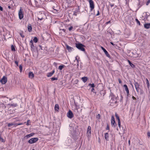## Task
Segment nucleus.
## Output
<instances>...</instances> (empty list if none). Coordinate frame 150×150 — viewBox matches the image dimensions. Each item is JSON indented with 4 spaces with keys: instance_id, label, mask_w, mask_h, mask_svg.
<instances>
[{
    "instance_id": "f257e3e1",
    "label": "nucleus",
    "mask_w": 150,
    "mask_h": 150,
    "mask_svg": "<svg viewBox=\"0 0 150 150\" xmlns=\"http://www.w3.org/2000/svg\"><path fill=\"white\" fill-rule=\"evenodd\" d=\"M76 47L78 49L82 51H85V49L84 48L85 46L81 43H76Z\"/></svg>"
},
{
    "instance_id": "f03ea898",
    "label": "nucleus",
    "mask_w": 150,
    "mask_h": 150,
    "mask_svg": "<svg viewBox=\"0 0 150 150\" xmlns=\"http://www.w3.org/2000/svg\"><path fill=\"white\" fill-rule=\"evenodd\" d=\"M111 97V102L115 104L117 103V99L115 97V96L113 94H111L110 95Z\"/></svg>"
},
{
    "instance_id": "7ed1b4c3",
    "label": "nucleus",
    "mask_w": 150,
    "mask_h": 150,
    "mask_svg": "<svg viewBox=\"0 0 150 150\" xmlns=\"http://www.w3.org/2000/svg\"><path fill=\"white\" fill-rule=\"evenodd\" d=\"M134 85L137 92V93H139V91L141 90V88L139 87V84L137 82L134 81Z\"/></svg>"
},
{
    "instance_id": "20e7f679",
    "label": "nucleus",
    "mask_w": 150,
    "mask_h": 150,
    "mask_svg": "<svg viewBox=\"0 0 150 150\" xmlns=\"http://www.w3.org/2000/svg\"><path fill=\"white\" fill-rule=\"evenodd\" d=\"M89 6L90 8V11H91L94 8V2L92 0H89Z\"/></svg>"
},
{
    "instance_id": "39448f33",
    "label": "nucleus",
    "mask_w": 150,
    "mask_h": 150,
    "mask_svg": "<svg viewBox=\"0 0 150 150\" xmlns=\"http://www.w3.org/2000/svg\"><path fill=\"white\" fill-rule=\"evenodd\" d=\"M38 140V138H33L29 140L28 141V142L30 144H32L36 142Z\"/></svg>"
},
{
    "instance_id": "423d86ee",
    "label": "nucleus",
    "mask_w": 150,
    "mask_h": 150,
    "mask_svg": "<svg viewBox=\"0 0 150 150\" xmlns=\"http://www.w3.org/2000/svg\"><path fill=\"white\" fill-rule=\"evenodd\" d=\"M45 17V15L44 13H40L38 14V18L40 20H41L44 19Z\"/></svg>"
},
{
    "instance_id": "0eeeda50",
    "label": "nucleus",
    "mask_w": 150,
    "mask_h": 150,
    "mask_svg": "<svg viewBox=\"0 0 150 150\" xmlns=\"http://www.w3.org/2000/svg\"><path fill=\"white\" fill-rule=\"evenodd\" d=\"M18 16L19 18L20 19H21L23 18V10L21 8L19 11Z\"/></svg>"
},
{
    "instance_id": "6e6552de",
    "label": "nucleus",
    "mask_w": 150,
    "mask_h": 150,
    "mask_svg": "<svg viewBox=\"0 0 150 150\" xmlns=\"http://www.w3.org/2000/svg\"><path fill=\"white\" fill-rule=\"evenodd\" d=\"M40 0H34V3L35 6L37 7L40 6Z\"/></svg>"
},
{
    "instance_id": "1a4fd4ad",
    "label": "nucleus",
    "mask_w": 150,
    "mask_h": 150,
    "mask_svg": "<svg viewBox=\"0 0 150 150\" xmlns=\"http://www.w3.org/2000/svg\"><path fill=\"white\" fill-rule=\"evenodd\" d=\"M7 81V79L6 77L4 76L3 78L1 80L0 82L3 84H5Z\"/></svg>"
},
{
    "instance_id": "9d476101",
    "label": "nucleus",
    "mask_w": 150,
    "mask_h": 150,
    "mask_svg": "<svg viewBox=\"0 0 150 150\" xmlns=\"http://www.w3.org/2000/svg\"><path fill=\"white\" fill-rule=\"evenodd\" d=\"M67 116L69 118H72L74 116L72 112L69 110L67 113Z\"/></svg>"
},
{
    "instance_id": "9b49d317",
    "label": "nucleus",
    "mask_w": 150,
    "mask_h": 150,
    "mask_svg": "<svg viewBox=\"0 0 150 150\" xmlns=\"http://www.w3.org/2000/svg\"><path fill=\"white\" fill-rule=\"evenodd\" d=\"M101 48L102 50L103 51L105 54L106 55V56L110 58V54H108V52L106 51V50L103 47H101Z\"/></svg>"
},
{
    "instance_id": "f8f14e48",
    "label": "nucleus",
    "mask_w": 150,
    "mask_h": 150,
    "mask_svg": "<svg viewBox=\"0 0 150 150\" xmlns=\"http://www.w3.org/2000/svg\"><path fill=\"white\" fill-rule=\"evenodd\" d=\"M91 128L90 126H88L87 129V134L88 136H89L91 135Z\"/></svg>"
},
{
    "instance_id": "ddd939ff",
    "label": "nucleus",
    "mask_w": 150,
    "mask_h": 150,
    "mask_svg": "<svg viewBox=\"0 0 150 150\" xmlns=\"http://www.w3.org/2000/svg\"><path fill=\"white\" fill-rule=\"evenodd\" d=\"M54 70H53L52 72L47 73V76L48 77L51 76L54 73Z\"/></svg>"
},
{
    "instance_id": "4468645a",
    "label": "nucleus",
    "mask_w": 150,
    "mask_h": 150,
    "mask_svg": "<svg viewBox=\"0 0 150 150\" xmlns=\"http://www.w3.org/2000/svg\"><path fill=\"white\" fill-rule=\"evenodd\" d=\"M34 76V75L33 73L31 72H30L28 73L29 77L30 79H33Z\"/></svg>"
},
{
    "instance_id": "2eb2a0df",
    "label": "nucleus",
    "mask_w": 150,
    "mask_h": 150,
    "mask_svg": "<svg viewBox=\"0 0 150 150\" xmlns=\"http://www.w3.org/2000/svg\"><path fill=\"white\" fill-rule=\"evenodd\" d=\"M124 87L125 88V91L127 92V95L128 96V95L129 94V90L128 89V87L127 85L126 84H125L124 85Z\"/></svg>"
},
{
    "instance_id": "dca6fc26",
    "label": "nucleus",
    "mask_w": 150,
    "mask_h": 150,
    "mask_svg": "<svg viewBox=\"0 0 150 150\" xmlns=\"http://www.w3.org/2000/svg\"><path fill=\"white\" fill-rule=\"evenodd\" d=\"M67 49L69 50L70 52H71L73 49V48L69 46L68 45H66Z\"/></svg>"
},
{
    "instance_id": "f3484780",
    "label": "nucleus",
    "mask_w": 150,
    "mask_h": 150,
    "mask_svg": "<svg viewBox=\"0 0 150 150\" xmlns=\"http://www.w3.org/2000/svg\"><path fill=\"white\" fill-rule=\"evenodd\" d=\"M34 134H35L34 133H31L30 134L26 135L25 137L26 139H28L30 137L33 136Z\"/></svg>"
},
{
    "instance_id": "a211bd4d",
    "label": "nucleus",
    "mask_w": 150,
    "mask_h": 150,
    "mask_svg": "<svg viewBox=\"0 0 150 150\" xmlns=\"http://www.w3.org/2000/svg\"><path fill=\"white\" fill-rule=\"evenodd\" d=\"M59 106L58 104H56L54 107L55 110L57 111H58L59 110Z\"/></svg>"
},
{
    "instance_id": "6ab92c4d",
    "label": "nucleus",
    "mask_w": 150,
    "mask_h": 150,
    "mask_svg": "<svg viewBox=\"0 0 150 150\" xmlns=\"http://www.w3.org/2000/svg\"><path fill=\"white\" fill-rule=\"evenodd\" d=\"M144 27L146 29H149L150 28V23H146L144 25Z\"/></svg>"
},
{
    "instance_id": "aec40b11",
    "label": "nucleus",
    "mask_w": 150,
    "mask_h": 150,
    "mask_svg": "<svg viewBox=\"0 0 150 150\" xmlns=\"http://www.w3.org/2000/svg\"><path fill=\"white\" fill-rule=\"evenodd\" d=\"M28 31L29 32H30L32 31V28L31 27V25L30 24H29L28 26Z\"/></svg>"
},
{
    "instance_id": "412c9836",
    "label": "nucleus",
    "mask_w": 150,
    "mask_h": 150,
    "mask_svg": "<svg viewBox=\"0 0 150 150\" xmlns=\"http://www.w3.org/2000/svg\"><path fill=\"white\" fill-rule=\"evenodd\" d=\"M105 138L106 140H108L109 135L108 133H106L105 134Z\"/></svg>"
},
{
    "instance_id": "4be33fe9",
    "label": "nucleus",
    "mask_w": 150,
    "mask_h": 150,
    "mask_svg": "<svg viewBox=\"0 0 150 150\" xmlns=\"http://www.w3.org/2000/svg\"><path fill=\"white\" fill-rule=\"evenodd\" d=\"M111 125L112 127H115L116 125V122L115 120V121H111Z\"/></svg>"
},
{
    "instance_id": "5701e85b",
    "label": "nucleus",
    "mask_w": 150,
    "mask_h": 150,
    "mask_svg": "<svg viewBox=\"0 0 150 150\" xmlns=\"http://www.w3.org/2000/svg\"><path fill=\"white\" fill-rule=\"evenodd\" d=\"M82 79L84 83H85L87 81L88 78L86 77H84L82 78Z\"/></svg>"
},
{
    "instance_id": "b1692460",
    "label": "nucleus",
    "mask_w": 150,
    "mask_h": 150,
    "mask_svg": "<svg viewBox=\"0 0 150 150\" xmlns=\"http://www.w3.org/2000/svg\"><path fill=\"white\" fill-rule=\"evenodd\" d=\"M128 62L129 65L132 68H134L135 67V65L132 63L129 60H128Z\"/></svg>"
},
{
    "instance_id": "393cba45",
    "label": "nucleus",
    "mask_w": 150,
    "mask_h": 150,
    "mask_svg": "<svg viewBox=\"0 0 150 150\" xmlns=\"http://www.w3.org/2000/svg\"><path fill=\"white\" fill-rule=\"evenodd\" d=\"M8 105H9L10 106H13V107H16V106H17V105L16 103V104H15V103H13V104L10 103V104H9Z\"/></svg>"
},
{
    "instance_id": "a878e982",
    "label": "nucleus",
    "mask_w": 150,
    "mask_h": 150,
    "mask_svg": "<svg viewBox=\"0 0 150 150\" xmlns=\"http://www.w3.org/2000/svg\"><path fill=\"white\" fill-rule=\"evenodd\" d=\"M65 67V66L64 65H60L59 66L58 69L60 70H61L63 68Z\"/></svg>"
},
{
    "instance_id": "bb28decb",
    "label": "nucleus",
    "mask_w": 150,
    "mask_h": 150,
    "mask_svg": "<svg viewBox=\"0 0 150 150\" xmlns=\"http://www.w3.org/2000/svg\"><path fill=\"white\" fill-rule=\"evenodd\" d=\"M53 8V10L52 11L55 13H57L58 12V11L54 8V6L52 7Z\"/></svg>"
},
{
    "instance_id": "cd10ccee",
    "label": "nucleus",
    "mask_w": 150,
    "mask_h": 150,
    "mask_svg": "<svg viewBox=\"0 0 150 150\" xmlns=\"http://www.w3.org/2000/svg\"><path fill=\"white\" fill-rule=\"evenodd\" d=\"M119 127L120 128L121 127V122L120 118L117 119Z\"/></svg>"
},
{
    "instance_id": "c85d7f7f",
    "label": "nucleus",
    "mask_w": 150,
    "mask_h": 150,
    "mask_svg": "<svg viewBox=\"0 0 150 150\" xmlns=\"http://www.w3.org/2000/svg\"><path fill=\"white\" fill-rule=\"evenodd\" d=\"M11 50L12 51H16L15 47L13 45L11 46Z\"/></svg>"
},
{
    "instance_id": "c756f323",
    "label": "nucleus",
    "mask_w": 150,
    "mask_h": 150,
    "mask_svg": "<svg viewBox=\"0 0 150 150\" xmlns=\"http://www.w3.org/2000/svg\"><path fill=\"white\" fill-rule=\"evenodd\" d=\"M33 41L35 42H37L38 41V39H37V38L36 37H35L33 39Z\"/></svg>"
},
{
    "instance_id": "7c9ffc66",
    "label": "nucleus",
    "mask_w": 150,
    "mask_h": 150,
    "mask_svg": "<svg viewBox=\"0 0 150 150\" xmlns=\"http://www.w3.org/2000/svg\"><path fill=\"white\" fill-rule=\"evenodd\" d=\"M88 86H91V87L92 88L95 87V85L94 83H90L88 84Z\"/></svg>"
},
{
    "instance_id": "2f4dec72",
    "label": "nucleus",
    "mask_w": 150,
    "mask_h": 150,
    "mask_svg": "<svg viewBox=\"0 0 150 150\" xmlns=\"http://www.w3.org/2000/svg\"><path fill=\"white\" fill-rule=\"evenodd\" d=\"M135 21H136L137 23L139 25H140V22L137 18L135 19Z\"/></svg>"
},
{
    "instance_id": "473e14b6",
    "label": "nucleus",
    "mask_w": 150,
    "mask_h": 150,
    "mask_svg": "<svg viewBox=\"0 0 150 150\" xmlns=\"http://www.w3.org/2000/svg\"><path fill=\"white\" fill-rule=\"evenodd\" d=\"M14 125V123L13 122H12L11 123H9L8 124V127H10L11 126L13 125Z\"/></svg>"
},
{
    "instance_id": "72a5a7b5",
    "label": "nucleus",
    "mask_w": 150,
    "mask_h": 150,
    "mask_svg": "<svg viewBox=\"0 0 150 150\" xmlns=\"http://www.w3.org/2000/svg\"><path fill=\"white\" fill-rule=\"evenodd\" d=\"M146 84L147 85V87L148 88H149V87L150 86L149 81H148V79H146Z\"/></svg>"
},
{
    "instance_id": "f704fd0d",
    "label": "nucleus",
    "mask_w": 150,
    "mask_h": 150,
    "mask_svg": "<svg viewBox=\"0 0 150 150\" xmlns=\"http://www.w3.org/2000/svg\"><path fill=\"white\" fill-rule=\"evenodd\" d=\"M78 12V10H76L75 11H74L73 13V15L76 16L77 15V13Z\"/></svg>"
},
{
    "instance_id": "c9c22d12",
    "label": "nucleus",
    "mask_w": 150,
    "mask_h": 150,
    "mask_svg": "<svg viewBox=\"0 0 150 150\" xmlns=\"http://www.w3.org/2000/svg\"><path fill=\"white\" fill-rule=\"evenodd\" d=\"M58 79L57 78H55V77H52L51 78V80L52 81H54V80H57Z\"/></svg>"
},
{
    "instance_id": "e433bc0d",
    "label": "nucleus",
    "mask_w": 150,
    "mask_h": 150,
    "mask_svg": "<svg viewBox=\"0 0 150 150\" xmlns=\"http://www.w3.org/2000/svg\"><path fill=\"white\" fill-rule=\"evenodd\" d=\"M0 140L2 142H4V139H3L1 137V135L0 134Z\"/></svg>"
},
{
    "instance_id": "4c0bfd02",
    "label": "nucleus",
    "mask_w": 150,
    "mask_h": 150,
    "mask_svg": "<svg viewBox=\"0 0 150 150\" xmlns=\"http://www.w3.org/2000/svg\"><path fill=\"white\" fill-rule=\"evenodd\" d=\"M19 68L20 69V72H21L22 70V67L21 65H20L19 66Z\"/></svg>"
},
{
    "instance_id": "58836bf2",
    "label": "nucleus",
    "mask_w": 150,
    "mask_h": 150,
    "mask_svg": "<svg viewBox=\"0 0 150 150\" xmlns=\"http://www.w3.org/2000/svg\"><path fill=\"white\" fill-rule=\"evenodd\" d=\"M91 92H92L94 93H95V94L96 93V92L95 91V90L93 88L91 89Z\"/></svg>"
},
{
    "instance_id": "ea45409f",
    "label": "nucleus",
    "mask_w": 150,
    "mask_h": 150,
    "mask_svg": "<svg viewBox=\"0 0 150 150\" xmlns=\"http://www.w3.org/2000/svg\"><path fill=\"white\" fill-rule=\"evenodd\" d=\"M115 116L117 119L120 118L118 115L117 114V113H115Z\"/></svg>"
},
{
    "instance_id": "a19ab883",
    "label": "nucleus",
    "mask_w": 150,
    "mask_h": 150,
    "mask_svg": "<svg viewBox=\"0 0 150 150\" xmlns=\"http://www.w3.org/2000/svg\"><path fill=\"white\" fill-rule=\"evenodd\" d=\"M115 121V118H114V116L113 115H112V117H111V121Z\"/></svg>"
},
{
    "instance_id": "79ce46f5",
    "label": "nucleus",
    "mask_w": 150,
    "mask_h": 150,
    "mask_svg": "<svg viewBox=\"0 0 150 150\" xmlns=\"http://www.w3.org/2000/svg\"><path fill=\"white\" fill-rule=\"evenodd\" d=\"M147 135L149 138L150 137V132H148L147 133Z\"/></svg>"
},
{
    "instance_id": "37998d69",
    "label": "nucleus",
    "mask_w": 150,
    "mask_h": 150,
    "mask_svg": "<svg viewBox=\"0 0 150 150\" xmlns=\"http://www.w3.org/2000/svg\"><path fill=\"white\" fill-rule=\"evenodd\" d=\"M150 3V0H148L146 3V5H148Z\"/></svg>"
},
{
    "instance_id": "c03bdc74",
    "label": "nucleus",
    "mask_w": 150,
    "mask_h": 150,
    "mask_svg": "<svg viewBox=\"0 0 150 150\" xmlns=\"http://www.w3.org/2000/svg\"><path fill=\"white\" fill-rule=\"evenodd\" d=\"M20 35H21V36L22 38H23L24 37V35H23V34L21 33H20Z\"/></svg>"
},
{
    "instance_id": "a18cd8bd",
    "label": "nucleus",
    "mask_w": 150,
    "mask_h": 150,
    "mask_svg": "<svg viewBox=\"0 0 150 150\" xmlns=\"http://www.w3.org/2000/svg\"><path fill=\"white\" fill-rule=\"evenodd\" d=\"M30 47L31 48H33L34 47V46L33 43L31 44Z\"/></svg>"
},
{
    "instance_id": "49530a36",
    "label": "nucleus",
    "mask_w": 150,
    "mask_h": 150,
    "mask_svg": "<svg viewBox=\"0 0 150 150\" xmlns=\"http://www.w3.org/2000/svg\"><path fill=\"white\" fill-rule=\"evenodd\" d=\"M73 27L72 26H71L69 28V31H71L73 29Z\"/></svg>"
},
{
    "instance_id": "de8ad7c7",
    "label": "nucleus",
    "mask_w": 150,
    "mask_h": 150,
    "mask_svg": "<svg viewBox=\"0 0 150 150\" xmlns=\"http://www.w3.org/2000/svg\"><path fill=\"white\" fill-rule=\"evenodd\" d=\"M15 63L17 65V66H18V62L17 61H15Z\"/></svg>"
},
{
    "instance_id": "09e8293b",
    "label": "nucleus",
    "mask_w": 150,
    "mask_h": 150,
    "mask_svg": "<svg viewBox=\"0 0 150 150\" xmlns=\"http://www.w3.org/2000/svg\"><path fill=\"white\" fill-rule=\"evenodd\" d=\"M118 81H119V83H122V81H121V80H120V79H118Z\"/></svg>"
},
{
    "instance_id": "8fccbe9b",
    "label": "nucleus",
    "mask_w": 150,
    "mask_h": 150,
    "mask_svg": "<svg viewBox=\"0 0 150 150\" xmlns=\"http://www.w3.org/2000/svg\"><path fill=\"white\" fill-rule=\"evenodd\" d=\"M111 23V21H110L107 22L106 23V24L107 25V24H108L109 23Z\"/></svg>"
},
{
    "instance_id": "3c124183",
    "label": "nucleus",
    "mask_w": 150,
    "mask_h": 150,
    "mask_svg": "<svg viewBox=\"0 0 150 150\" xmlns=\"http://www.w3.org/2000/svg\"><path fill=\"white\" fill-rule=\"evenodd\" d=\"M99 14H100V13H99V11L98 10V13L96 15V16H99Z\"/></svg>"
},
{
    "instance_id": "603ef678",
    "label": "nucleus",
    "mask_w": 150,
    "mask_h": 150,
    "mask_svg": "<svg viewBox=\"0 0 150 150\" xmlns=\"http://www.w3.org/2000/svg\"><path fill=\"white\" fill-rule=\"evenodd\" d=\"M0 10L1 11H3V8L1 6H0Z\"/></svg>"
},
{
    "instance_id": "864d4df0",
    "label": "nucleus",
    "mask_w": 150,
    "mask_h": 150,
    "mask_svg": "<svg viewBox=\"0 0 150 150\" xmlns=\"http://www.w3.org/2000/svg\"><path fill=\"white\" fill-rule=\"evenodd\" d=\"M106 129H107V130H109V126L108 125H107V127L106 128Z\"/></svg>"
},
{
    "instance_id": "5fc2aeb1",
    "label": "nucleus",
    "mask_w": 150,
    "mask_h": 150,
    "mask_svg": "<svg viewBox=\"0 0 150 150\" xmlns=\"http://www.w3.org/2000/svg\"><path fill=\"white\" fill-rule=\"evenodd\" d=\"M97 117L98 118H99L100 117V114H98L97 115Z\"/></svg>"
},
{
    "instance_id": "6e6d98bb",
    "label": "nucleus",
    "mask_w": 150,
    "mask_h": 150,
    "mask_svg": "<svg viewBox=\"0 0 150 150\" xmlns=\"http://www.w3.org/2000/svg\"><path fill=\"white\" fill-rule=\"evenodd\" d=\"M110 5L111 7H112L114 6V4H110Z\"/></svg>"
},
{
    "instance_id": "4d7b16f0",
    "label": "nucleus",
    "mask_w": 150,
    "mask_h": 150,
    "mask_svg": "<svg viewBox=\"0 0 150 150\" xmlns=\"http://www.w3.org/2000/svg\"><path fill=\"white\" fill-rule=\"evenodd\" d=\"M14 127H16L17 126V123H14V125H13Z\"/></svg>"
},
{
    "instance_id": "13d9d810",
    "label": "nucleus",
    "mask_w": 150,
    "mask_h": 150,
    "mask_svg": "<svg viewBox=\"0 0 150 150\" xmlns=\"http://www.w3.org/2000/svg\"><path fill=\"white\" fill-rule=\"evenodd\" d=\"M132 98H133V99H134V100H136V98L133 96H132Z\"/></svg>"
},
{
    "instance_id": "bf43d9fd",
    "label": "nucleus",
    "mask_w": 150,
    "mask_h": 150,
    "mask_svg": "<svg viewBox=\"0 0 150 150\" xmlns=\"http://www.w3.org/2000/svg\"><path fill=\"white\" fill-rule=\"evenodd\" d=\"M110 43L113 46H115V44H113L112 42H110Z\"/></svg>"
},
{
    "instance_id": "052dcab7",
    "label": "nucleus",
    "mask_w": 150,
    "mask_h": 150,
    "mask_svg": "<svg viewBox=\"0 0 150 150\" xmlns=\"http://www.w3.org/2000/svg\"><path fill=\"white\" fill-rule=\"evenodd\" d=\"M60 30H62L64 32H65V30L64 29H60Z\"/></svg>"
},
{
    "instance_id": "680f3d73",
    "label": "nucleus",
    "mask_w": 150,
    "mask_h": 150,
    "mask_svg": "<svg viewBox=\"0 0 150 150\" xmlns=\"http://www.w3.org/2000/svg\"><path fill=\"white\" fill-rule=\"evenodd\" d=\"M30 42V43L31 44H32V43H33V41L32 40H31Z\"/></svg>"
},
{
    "instance_id": "e2e57ef3",
    "label": "nucleus",
    "mask_w": 150,
    "mask_h": 150,
    "mask_svg": "<svg viewBox=\"0 0 150 150\" xmlns=\"http://www.w3.org/2000/svg\"><path fill=\"white\" fill-rule=\"evenodd\" d=\"M8 8L9 9H10L11 8V7L10 6H8Z\"/></svg>"
},
{
    "instance_id": "0e129e2a",
    "label": "nucleus",
    "mask_w": 150,
    "mask_h": 150,
    "mask_svg": "<svg viewBox=\"0 0 150 150\" xmlns=\"http://www.w3.org/2000/svg\"><path fill=\"white\" fill-rule=\"evenodd\" d=\"M22 123H17V125H22Z\"/></svg>"
},
{
    "instance_id": "69168bd1",
    "label": "nucleus",
    "mask_w": 150,
    "mask_h": 150,
    "mask_svg": "<svg viewBox=\"0 0 150 150\" xmlns=\"http://www.w3.org/2000/svg\"><path fill=\"white\" fill-rule=\"evenodd\" d=\"M39 47H40V48H41V50H42V46L41 45H40V46H39Z\"/></svg>"
},
{
    "instance_id": "338daca9",
    "label": "nucleus",
    "mask_w": 150,
    "mask_h": 150,
    "mask_svg": "<svg viewBox=\"0 0 150 150\" xmlns=\"http://www.w3.org/2000/svg\"><path fill=\"white\" fill-rule=\"evenodd\" d=\"M76 60L77 62L78 63V60L77 59V58L76 57Z\"/></svg>"
},
{
    "instance_id": "774afa93",
    "label": "nucleus",
    "mask_w": 150,
    "mask_h": 150,
    "mask_svg": "<svg viewBox=\"0 0 150 150\" xmlns=\"http://www.w3.org/2000/svg\"><path fill=\"white\" fill-rule=\"evenodd\" d=\"M129 144V145L130 144V141L129 140L128 141Z\"/></svg>"
}]
</instances>
